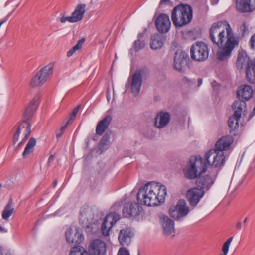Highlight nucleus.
<instances>
[{
    "instance_id": "393cba45",
    "label": "nucleus",
    "mask_w": 255,
    "mask_h": 255,
    "mask_svg": "<svg viewBox=\"0 0 255 255\" xmlns=\"http://www.w3.org/2000/svg\"><path fill=\"white\" fill-rule=\"evenodd\" d=\"M163 233L165 236L173 235L175 233L174 222L167 216H163L161 219Z\"/></svg>"
},
{
    "instance_id": "39448f33",
    "label": "nucleus",
    "mask_w": 255,
    "mask_h": 255,
    "mask_svg": "<svg viewBox=\"0 0 255 255\" xmlns=\"http://www.w3.org/2000/svg\"><path fill=\"white\" fill-rule=\"evenodd\" d=\"M192 18L191 6L187 4H179L175 6L171 13V19L176 27H181L190 22Z\"/></svg>"
},
{
    "instance_id": "9d476101",
    "label": "nucleus",
    "mask_w": 255,
    "mask_h": 255,
    "mask_svg": "<svg viewBox=\"0 0 255 255\" xmlns=\"http://www.w3.org/2000/svg\"><path fill=\"white\" fill-rule=\"evenodd\" d=\"M189 207L184 200L178 201L176 205L172 206L169 209V214L176 220H180L189 213Z\"/></svg>"
},
{
    "instance_id": "ea45409f",
    "label": "nucleus",
    "mask_w": 255,
    "mask_h": 255,
    "mask_svg": "<svg viewBox=\"0 0 255 255\" xmlns=\"http://www.w3.org/2000/svg\"><path fill=\"white\" fill-rule=\"evenodd\" d=\"M145 46L144 42L137 40L134 42V48L136 51H139L142 49Z\"/></svg>"
},
{
    "instance_id": "e433bc0d",
    "label": "nucleus",
    "mask_w": 255,
    "mask_h": 255,
    "mask_svg": "<svg viewBox=\"0 0 255 255\" xmlns=\"http://www.w3.org/2000/svg\"><path fill=\"white\" fill-rule=\"evenodd\" d=\"M110 146V136L105 134L103 136L100 143V148L101 150L107 149Z\"/></svg>"
},
{
    "instance_id": "c756f323",
    "label": "nucleus",
    "mask_w": 255,
    "mask_h": 255,
    "mask_svg": "<svg viewBox=\"0 0 255 255\" xmlns=\"http://www.w3.org/2000/svg\"><path fill=\"white\" fill-rule=\"evenodd\" d=\"M111 121V117L110 116L105 117L103 120L100 121L96 127V133L98 135H101L108 128Z\"/></svg>"
},
{
    "instance_id": "ddd939ff",
    "label": "nucleus",
    "mask_w": 255,
    "mask_h": 255,
    "mask_svg": "<svg viewBox=\"0 0 255 255\" xmlns=\"http://www.w3.org/2000/svg\"><path fill=\"white\" fill-rule=\"evenodd\" d=\"M65 237L67 242L69 244H80L84 238L82 231L76 227L68 228Z\"/></svg>"
},
{
    "instance_id": "6e6552de",
    "label": "nucleus",
    "mask_w": 255,
    "mask_h": 255,
    "mask_svg": "<svg viewBox=\"0 0 255 255\" xmlns=\"http://www.w3.org/2000/svg\"><path fill=\"white\" fill-rule=\"evenodd\" d=\"M232 106L235 111L233 116L229 119L228 125L231 130H234L239 127V121L243 110L246 107V103L243 101H236Z\"/></svg>"
},
{
    "instance_id": "7ed1b4c3",
    "label": "nucleus",
    "mask_w": 255,
    "mask_h": 255,
    "mask_svg": "<svg viewBox=\"0 0 255 255\" xmlns=\"http://www.w3.org/2000/svg\"><path fill=\"white\" fill-rule=\"evenodd\" d=\"M226 25V30L221 32L222 34H216V41L212 42L218 47L216 56L217 59L221 61L228 60L233 50L239 43V38L235 35L230 24Z\"/></svg>"
},
{
    "instance_id": "0eeeda50",
    "label": "nucleus",
    "mask_w": 255,
    "mask_h": 255,
    "mask_svg": "<svg viewBox=\"0 0 255 255\" xmlns=\"http://www.w3.org/2000/svg\"><path fill=\"white\" fill-rule=\"evenodd\" d=\"M191 57L197 61H203L208 57L209 49L207 45L202 42H197L190 49Z\"/></svg>"
},
{
    "instance_id": "c03bdc74",
    "label": "nucleus",
    "mask_w": 255,
    "mask_h": 255,
    "mask_svg": "<svg viewBox=\"0 0 255 255\" xmlns=\"http://www.w3.org/2000/svg\"><path fill=\"white\" fill-rule=\"evenodd\" d=\"M70 18H71V16H68V17L62 16V17L59 18V20L62 23H64L67 21L70 22Z\"/></svg>"
},
{
    "instance_id": "49530a36",
    "label": "nucleus",
    "mask_w": 255,
    "mask_h": 255,
    "mask_svg": "<svg viewBox=\"0 0 255 255\" xmlns=\"http://www.w3.org/2000/svg\"><path fill=\"white\" fill-rule=\"evenodd\" d=\"M219 0H210L212 4L214 5L218 3Z\"/></svg>"
},
{
    "instance_id": "c85d7f7f",
    "label": "nucleus",
    "mask_w": 255,
    "mask_h": 255,
    "mask_svg": "<svg viewBox=\"0 0 255 255\" xmlns=\"http://www.w3.org/2000/svg\"><path fill=\"white\" fill-rule=\"evenodd\" d=\"M93 214L91 208L88 206H83L80 210V221L84 224L86 221L92 220Z\"/></svg>"
},
{
    "instance_id": "412c9836",
    "label": "nucleus",
    "mask_w": 255,
    "mask_h": 255,
    "mask_svg": "<svg viewBox=\"0 0 255 255\" xmlns=\"http://www.w3.org/2000/svg\"><path fill=\"white\" fill-rule=\"evenodd\" d=\"M132 235V233L129 228L126 227L121 229L118 236L120 245L123 246H128L131 243Z\"/></svg>"
},
{
    "instance_id": "1a4fd4ad",
    "label": "nucleus",
    "mask_w": 255,
    "mask_h": 255,
    "mask_svg": "<svg viewBox=\"0 0 255 255\" xmlns=\"http://www.w3.org/2000/svg\"><path fill=\"white\" fill-rule=\"evenodd\" d=\"M142 83V74L139 71H136L128 77L125 87H130L131 93L136 96L140 91Z\"/></svg>"
},
{
    "instance_id": "79ce46f5",
    "label": "nucleus",
    "mask_w": 255,
    "mask_h": 255,
    "mask_svg": "<svg viewBox=\"0 0 255 255\" xmlns=\"http://www.w3.org/2000/svg\"><path fill=\"white\" fill-rule=\"evenodd\" d=\"M250 45L251 48L255 50V34L253 35L250 39Z\"/></svg>"
},
{
    "instance_id": "4c0bfd02",
    "label": "nucleus",
    "mask_w": 255,
    "mask_h": 255,
    "mask_svg": "<svg viewBox=\"0 0 255 255\" xmlns=\"http://www.w3.org/2000/svg\"><path fill=\"white\" fill-rule=\"evenodd\" d=\"M233 238L232 237H230L228 240L224 243L222 247L223 254L220 255H227L228 254L230 245L233 240Z\"/></svg>"
},
{
    "instance_id": "72a5a7b5",
    "label": "nucleus",
    "mask_w": 255,
    "mask_h": 255,
    "mask_svg": "<svg viewBox=\"0 0 255 255\" xmlns=\"http://www.w3.org/2000/svg\"><path fill=\"white\" fill-rule=\"evenodd\" d=\"M36 140L34 138H31L30 139L23 152L22 154L23 157H25L26 156L33 151L34 148L36 145Z\"/></svg>"
},
{
    "instance_id": "a18cd8bd",
    "label": "nucleus",
    "mask_w": 255,
    "mask_h": 255,
    "mask_svg": "<svg viewBox=\"0 0 255 255\" xmlns=\"http://www.w3.org/2000/svg\"><path fill=\"white\" fill-rule=\"evenodd\" d=\"M66 125H65V126L64 127H62L61 128V129H60V133H57L56 134V136L57 138H59L60 137L61 135L63 134V131L64 130H65V128H66Z\"/></svg>"
},
{
    "instance_id": "58836bf2",
    "label": "nucleus",
    "mask_w": 255,
    "mask_h": 255,
    "mask_svg": "<svg viewBox=\"0 0 255 255\" xmlns=\"http://www.w3.org/2000/svg\"><path fill=\"white\" fill-rule=\"evenodd\" d=\"M238 30L241 33L242 35H245L249 32L248 25H247L245 22H244L240 26Z\"/></svg>"
},
{
    "instance_id": "09e8293b",
    "label": "nucleus",
    "mask_w": 255,
    "mask_h": 255,
    "mask_svg": "<svg viewBox=\"0 0 255 255\" xmlns=\"http://www.w3.org/2000/svg\"><path fill=\"white\" fill-rule=\"evenodd\" d=\"M202 80L201 79H199L198 80V86H200L202 84Z\"/></svg>"
},
{
    "instance_id": "2eb2a0df",
    "label": "nucleus",
    "mask_w": 255,
    "mask_h": 255,
    "mask_svg": "<svg viewBox=\"0 0 255 255\" xmlns=\"http://www.w3.org/2000/svg\"><path fill=\"white\" fill-rule=\"evenodd\" d=\"M89 255H106L105 243L100 239L93 241L89 247Z\"/></svg>"
},
{
    "instance_id": "a19ab883",
    "label": "nucleus",
    "mask_w": 255,
    "mask_h": 255,
    "mask_svg": "<svg viewBox=\"0 0 255 255\" xmlns=\"http://www.w3.org/2000/svg\"><path fill=\"white\" fill-rule=\"evenodd\" d=\"M117 255H130L128 250L124 247H121L119 249Z\"/></svg>"
},
{
    "instance_id": "20e7f679",
    "label": "nucleus",
    "mask_w": 255,
    "mask_h": 255,
    "mask_svg": "<svg viewBox=\"0 0 255 255\" xmlns=\"http://www.w3.org/2000/svg\"><path fill=\"white\" fill-rule=\"evenodd\" d=\"M208 167L204 159L200 156L191 157L183 169L185 176L189 179H195L197 183L198 180L206 176L208 174Z\"/></svg>"
},
{
    "instance_id": "f704fd0d",
    "label": "nucleus",
    "mask_w": 255,
    "mask_h": 255,
    "mask_svg": "<svg viewBox=\"0 0 255 255\" xmlns=\"http://www.w3.org/2000/svg\"><path fill=\"white\" fill-rule=\"evenodd\" d=\"M69 255H88L86 250L82 246H75L73 247Z\"/></svg>"
},
{
    "instance_id": "7c9ffc66",
    "label": "nucleus",
    "mask_w": 255,
    "mask_h": 255,
    "mask_svg": "<svg viewBox=\"0 0 255 255\" xmlns=\"http://www.w3.org/2000/svg\"><path fill=\"white\" fill-rule=\"evenodd\" d=\"M246 77L251 83H255V60L251 61L248 67H246Z\"/></svg>"
},
{
    "instance_id": "de8ad7c7",
    "label": "nucleus",
    "mask_w": 255,
    "mask_h": 255,
    "mask_svg": "<svg viewBox=\"0 0 255 255\" xmlns=\"http://www.w3.org/2000/svg\"><path fill=\"white\" fill-rule=\"evenodd\" d=\"M241 226H242V224L240 222H239L237 223L236 227L238 229H240L241 228Z\"/></svg>"
},
{
    "instance_id": "a878e982",
    "label": "nucleus",
    "mask_w": 255,
    "mask_h": 255,
    "mask_svg": "<svg viewBox=\"0 0 255 255\" xmlns=\"http://www.w3.org/2000/svg\"><path fill=\"white\" fill-rule=\"evenodd\" d=\"M85 8L86 5L84 4L78 5L72 13L71 16H70V23H75L81 21L85 13Z\"/></svg>"
},
{
    "instance_id": "f257e3e1",
    "label": "nucleus",
    "mask_w": 255,
    "mask_h": 255,
    "mask_svg": "<svg viewBox=\"0 0 255 255\" xmlns=\"http://www.w3.org/2000/svg\"><path fill=\"white\" fill-rule=\"evenodd\" d=\"M166 194V188L164 185L151 182L140 187L137 194V199L141 205L157 206L164 202Z\"/></svg>"
},
{
    "instance_id": "423d86ee",
    "label": "nucleus",
    "mask_w": 255,
    "mask_h": 255,
    "mask_svg": "<svg viewBox=\"0 0 255 255\" xmlns=\"http://www.w3.org/2000/svg\"><path fill=\"white\" fill-rule=\"evenodd\" d=\"M54 65L50 63L37 72L31 79L30 85L33 87H39L45 83L52 75Z\"/></svg>"
},
{
    "instance_id": "864d4df0",
    "label": "nucleus",
    "mask_w": 255,
    "mask_h": 255,
    "mask_svg": "<svg viewBox=\"0 0 255 255\" xmlns=\"http://www.w3.org/2000/svg\"><path fill=\"white\" fill-rule=\"evenodd\" d=\"M212 85L213 87H215L216 85H217V83L216 82H213L212 83Z\"/></svg>"
},
{
    "instance_id": "cd10ccee",
    "label": "nucleus",
    "mask_w": 255,
    "mask_h": 255,
    "mask_svg": "<svg viewBox=\"0 0 255 255\" xmlns=\"http://www.w3.org/2000/svg\"><path fill=\"white\" fill-rule=\"evenodd\" d=\"M251 61H254V60H250L245 52H240L238 56L236 66L238 69L241 70L245 66L248 67Z\"/></svg>"
},
{
    "instance_id": "603ef678",
    "label": "nucleus",
    "mask_w": 255,
    "mask_h": 255,
    "mask_svg": "<svg viewBox=\"0 0 255 255\" xmlns=\"http://www.w3.org/2000/svg\"><path fill=\"white\" fill-rule=\"evenodd\" d=\"M57 180H55L53 182V186L54 187H56V186L57 185Z\"/></svg>"
},
{
    "instance_id": "8fccbe9b",
    "label": "nucleus",
    "mask_w": 255,
    "mask_h": 255,
    "mask_svg": "<svg viewBox=\"0 0 255 255\" xmlns=\"http://www.w3.org/2000/svg\"><path fill=\"white\" fill-rule=\"evenodd\" d=\"M54 159V157L53 156H50L48 159V162H51V161H52Z\"/></svg>"
},
{
    "instance_id": "5fc2aeb1",
    "label": "nucleus",
    "mask_w": 255,
    "mask_h": 255,
    "mask_svg": "<svg viewBox=\"0 0 255 255\" xmlns=\"http://www.w3.org/2000/svg\"><path fill=\"white\" fill-rule=\"evenodd\" d=\"M0 255H6V254H4L2 252V250H0Z\"/></svg>"
},
{
    "instance_id": "f8f14e48",
    "label": "nucleus",
    "mask_w": 255,
    "mask_h": 255,
    "mask_svg": "<svg viewBox=\"0 0 255 255\" xmlns=\"http://www.w3.org/2000/svg\"><path fill=\"white\" fill-rule=\"evenodd\" d=\"M31 132V126L28 122L24 121L22 122L17 128L16 132L13 136V142L15 143L18 141L19 134L22 133L24 136V138L22 141L19 142L18 146L20 147L23 143L25 142L26 139L28 137Z\"/></svg>"
},
{
    "instance_id": "b1692460",
    "label": "nucleus",
    "mask_w": 255,
    "mask_h": 255,
    "mask_svg": "<svg viewBox=\"0 0 255 255\" xmlns=\"http://www.w3.org/2000/svg\"><path fill=\"white\" fill-rule=\"evenodd\" d=\"M255 0H237L236 7L238 11L242 12L252 11L254 9Z\"/></svg>"
},
{
    "instance_id": "f3484780",
    "label": "nucleus",
    "mask_w": 255,
    "mask_h": 255,
    "mask_svg": "<svg viewBox=\"0 0 255 255\" xmlns=\"http://www.w3.org/2000/svg\"><path fill=\"white\" fill-rule=\"evenodd\" d=\"M234 138L231 136H224L219 138L215 144V149L223 152L229 150L234 142Z\"/></svg>"
},
{
    "instance_id": "9b49d317",
    "label": "nucleus",
    "mask_w": 255,
    "mask_h": 255,
    "mask_svg": "<svg viewBox=\"0 0 255 255\" xmlns=\"http://www.w3.org/2000/svg\"><path fill=\"white\" fill-rule=\"evenodd\" d=\"M199 188H193L189 189L187 193V198L192 206H195L199 202L205 193V190H208L210 188H205L202 186H199L196 183Z\"/></svg>"
},
{
    "instance_id": "dca6fc26",
    "label": "nucleus",
    "mask_w": 255,
    "mask_h": 255,
    "mask_svg": "<svg viewBox=\"0 0 255 255\" xmlns=\"http://www.w3.org/2000/svg\"><path fill=\"white\" fill-rule=\"evenodd\" d=\"M156 26L158 30L161 33L167 32L171 27V22L168 15L160 14L156 19Z\"/></svg>"
},
{
    "instance_id": "4be33fe9",
    "label": "nucleus",
    "mask_w": 255,
    "mask_h": 255,
    "mask_svg": "<svg viewBox=\"0 0 255 255\" xmlns=\"http://www.w3.org/2000/svg\"><path fill=\"white\" fill-rule=\"evenodd\" d=\"M253 94V90L252 86L248 85H242L239 87L237 92V97L242 99L241 101H244L249 100L252 97Z\"/></svg>"
},
{
    "instance_id": "4468645a",
    "label": "nucleus",
    "mask_w": 255,
    "mask_h": 255,
    "mask_svg": "<svg viewBox=\"0 0 255 255\" xmlns=\"http://www.w3.org/2000/svg\"><path fill=\"white\" fill-rule=\"evenodd\" d=\"M120 219V215L116 213H111L107 215L102 225L103 234L104 236L109 235L112 227Z\"/></svg>"
},
{
    "instance_id": "473e14b6",
    "label": "nucleus",
    "mask_w": 255,
    "mask_h": 255,
    "mask_svg": "<svg viewBox=\"0 0 255 255\" xmlns=\"http://www.w3.org/2000/svg\"><path fill=\"white\" fill-rule=\"evenodd\" d=\"M14 212V209L12 207V201L10 199L5 207L2 213V219L7 220Z\"/></svg>"
},
{
    "instance_id": "c9c22d12",
    "label": "nucleus",
    "mask_w": 255,
    "mask_h": 255,
    "mask_svg": "<svg viewBox=\"0 0 255 255\" xmlns=\"http://www.w3.org/2000/svg\"><path fill=\"white\" fill-rule=\"evenodd\" d=\"M85 42V39L83 38L79 40L77 43L71 49H70L67 53V56L68 57L72 56L76 51L80 49L83 44Z\"/></svg>"
},
{
    "instance_id": "f03ea898",
    "label": "nucleus",
    "mask_w": 255,
    "mask_h": 255,
    "mask_svg": "<svg viewBox=\"0 0 255 255\" xmlns=\"http://www.w3.org/2000/svg\"><path fill=\"white\" fill-rule=\"evenodd\" d=\"M204 159L209 166L208 167V174L200 178L197 183L199 186L210 188L213 184L219 170L224 166L226 158L224 152L212 149L205 153Z\"/></svg>"
},
{
    "instance_id": "2f4dec72",
    "label": "nucleus",
    "mask_w": 255,
    "mask_h": 255,
    "mask_svg": "<svg viewBox=\"0 0 255 255\" xmlns=\"http://www.w3.org/2000/svg\"><path fill=\"white\" fill-rule=\"evenodd\" d=\"M164 44L163 37L159 34H155L151 37L150 47L154 50L161 48Z\"/></svg>"
},
{
    "instance_id": "5701e85b",
    "label": "nucleus",
    "mask_w": 255,
    "mask_h": 255,
    "mask_svg": "<svg viewBox=\"0 0 255 255\" xmlns=\"http://www.w3.org/2000/svg\"><path fill=\"white\" fill-rule=\"evenodd\" d=\"M170 120V115L168 112H161L158 113L155 119V126L161 128L166 126Z\"/></svg>"
},
{
    "instance_id": "3c124183",
    "label": "nucleus",
    "mask_w": 255,
    "mask_h": 255,
    "mask_svg": "<svg viewBox=\"0 0 255 255\" xmlns=\"http://www.w3.org/2000/svg\"><path fill=\"white\" fill-rule=\"evenodd\" d=\"M5 231L4 228H3L2 226L0 225V232H2Z\"/></svg>"
},
{
    "instance_id": "6e6d98bb",
    "label": "nucleus",
    "mask_w": 255,
    "mask_h": 255,
    "mask_svg": "<svg viewBox=\"0 0 255 255\" xmlns=\"http://www.w3.org/2000/svg\"><path fill=\"white\" fill-rule=\"evenodd\" d=\"M247 218L246 217V218H245V219H244V223H246V221H247Z\"/></svg>"
},
{
    "instance_id": "37998d69",
    "label": "nucleus",
    "mask_w": 255,
    "mask_h": 255,
    "mask_svg": "<svg viewBox=\"0 0 255 255\" xmlns=\"http://www.w3.org/2000/svg\"><path fill=\"white\" fill-rule=\"evenodd\" d=\"M79 110V107L77 106L76 108H74L73 110L71 116H70V119L72 120H73L75 117L76 115L77 114L78 111Z\"/></svg>"
},
{
    "instance_id": "a211bd4d",
    "label": "nucleus",
    "mask_w": 255,
    "mask_h": 255,
    "mask_svg": "<svg viewBox=\"0 0 255 255\" xmlns=\"http://www.w3.org/2000/svg\"><path fill=\"white\" fill-rule=\"evenodd\" d=\"M227 24H229L226 21L213 23L210 29V37L212 42H215L216 34H222L223 31L226 30Z\"/></svg>"
},
{
    "instance_id": "bb28decb",
    "label": "nucleus",
    "mask_w": 255,
    "mask_h": 255,
    "mask_svg": "<svg viewBox=\"0 0 255 255\" xmlns=\"http://www.w3.org/2000/svg\"><path fill=\"white\" fill-rule=\"evenodd\" d=\"M39 103V98L35 96L29 102L24 112V117L26 120L31 118L36 111Z\"/></svg>"
},
{
    "instance_id": "aec40b11",
    "label": "nucleus",
    "mask_w": 255,
    "mask_h": 255,
    "mask_svg": "<svg viewBox=\"0 0 255 255\" xmlns=\"http://www.w3.org/2000/svg\"><path fill=\"white\" fill-rule=\"evenodd\" d=\"M123 214L127 218L137 216L139 214L138 205L134 202L126 203L123 209Z\"/></svg>"
},
{
    "instance_id": "6ab92c4d",
    "label": "nucleus",
    "mask_w": 255,
    "mask_h": 255,
    "mask_svg": "<svg viewBox=\"0 0 255 255\" xmlns=\"http://www.w3.org/2000/svg\"><path fill=\"white\" fill-rule=\"evenodd\" d=\"M188 57L187 55L181 51L175 53L174 58V67L178 71L182 70L183 67L186 65Z\"/></svg>"
}]
</instances>
